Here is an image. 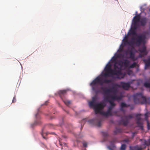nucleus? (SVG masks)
Here are the masks:
<instances>
[{"label":"nucleus","instance_id":"9d476101","mask_svg":"<svg viewBox=\"0 0 150 150\" xmlns=\"http://www.w3.org/2000/svg\"><path fill=\"white\" fill-rule=\"evenodd\" d=\"M101 118L100 117H98L97 119H93L89 120L88 122L91 124H95L97 126L100 127L101 125Z\"/></svg>","mask_w":150,"mask_h":150},{"label":"nucleus","instance_id":"f8f14e48","mask_svg":"<svg viewBox=\"0 0 150 150\" xmlns=\"http://www.w3.org/2000/svg\"><path fill=\"white\" fill-rule=\"evenodd\" d=\"M140 19V15L138 14L135 16L133 18V20L132 25H134V27L135 28H136V26H138L137 23L139 22Z\"/></svg>","mask_w":150,"mask_h":150},{"label":"nucleus","instance_id":"aec40b11","mask_svg":"<svg viewBox=\"0 0 150 150\" xmlns=\"http://www.w3.org/2000/svg\"><path fill=\"white\" fill-rule=\"evenodd\" d=\"M67 90H62L59 91L58 92V93L59 95V96L61 98L63 96L65 95L67 93Z\"/></svg>","mask_w":150,"mask_h":150},{"label":"nucleus","instance_id":"79ce46f5","mask_svg":"<svg viewBox=\"0 0 150 150\" xmlns=\"http://www.w3.org/2000/svg\"><path fill=\"white\" fill-rule=\"evenodd\" d=\"M123 50V48H122V49H120V52L122 51Z\"/></svg>","mask_w":150,"mask_h":150},{"label":"nucleus","instance_id":"6e6552de","mask_svg":"<svg viewBox=\"0 0 150 150\" xmlns=\"http://www.w3.org/2000/svg\"><path fill=\"white\" fill-rule=\"evenodd\" d=\"M124 117L125 119L122 118L119 121V123L126 126L129 123V119H132L133 117V116L132 115H129L128 116L125 115Z\"/></svg>","mask_w":150,"mask_h":150},{"label":"nucleus","instance_id":"4c0bfd02","mask_svg":"<svg viewBox=\"0 0 150 150\" xmlns=\"http://www.w3.org/2000/svg\"><path fill=\"white\" fill-rule=\"evenodd\" d=\"M144 115H145V118L146 119L148 117V113H146Z\"/></svg>","mask_w":150,"mask_h":150},{"label":"nucleus","instance_id":"c756f323","mask_svg":"<svg viewBox=\"0 0 150 150\" xmlns=\"http://www.w3.org/2000/svg\"><path fill=\"white\" fill-rule=\"evenodd\" d=\"M82 144L83 146L85 147H87V143L85 142H83Z\"/></svg>","mask_w":150,"mask_h":150},{"label":"nucleus","instance_id":"c85d7f7f","mask_svg":"<svg viewBox=\"0 0 150 150\" xmlns=\"http://www.w3.org/2000/svg\"><path fill=\"white\" fill-rule=\"evenodd\" d=\"M114 108L111 107V106H109V107H108V111H109L110 112H112V109L113 108Z\"/></svg>","mask_w":150,"mask_h":150},{"label":"nucleus","instance_id":"ea45409f","mask_svg":"<svg viewBox=\"0 0 150 150\" xmlns=\"http://www.w3.org/2000/svg\"><path fill=\"white\" fill-rule=\"evenodd\" d=\"M49 134V133H48V132L47 133H46V135H47V134ZM50 134H55L54 133V132H52L50 133Z\"/></svg>","mask_w":150,"mask_h":150},{"label":"nucleus","instance_id":"6ab92c4d","mask_svg":"<svg viewBox=\"0 0 150 150\" xmlns=\"http://www.w3.org/2000/svg\"><path fill=\"white\" fill-rule=\"evenodd\" d=\"M124 55L121 54H118L116 57L113 56L111 59L112 62H114L115 61L117 58L123 57Z\"/></svg>","mask_w":150,"mask_h":150},{"label":"nucleus","instance_id":"a19ab883","mask_svg":"<svg viewBox=\"0 0 150 150\" xmlns=\"http://www.w3.org/2000/svg\"><path fill=\"white\" fill-rule=\"evenodd\" d=\"M108 148L110 150H112V149L110 148V146H108Z\"/></svg>","mask_w":150,"mask_h":150},{"label":"nucleus","instance_id":"09e8293b","mask_svg":"<svg viewBox=\"0 0 150 150\" xmlns=\"http://www.w3.org/2000/svg\"><path fill=\"white\" fill-rule=\"evenodd\" d=\"M64 144H65V143H64Z\"/></svg>","mask_w":150,"mask_h":150},{"label":"nucleus","instance_id":"b1692460","mask_svg":"<svg viewBox=\"0 0 150 150\" xmlns=\"http://www.w3.org/2000/svg\"><path fill=\"white\" fill-rule=\"evenodd\" d=\"M122 130L120 128H116V130H115L114 132V133L115 134H116L117 133L121 132H122Z\"/></svg>","mask_w":150,"mask_h":150},{"label":"nucleus","instance_id":"2eb2a0df","mask_svg":"<svg viewBox=\"0 0 150 150\" xmlns=\"http://www.w3.org/2000/svg\"><path fill=\"white\" fill-rule=\"evenodd\" d=\"M131 82H128L125 83L124 82H121L120 84V86L124 89L126 90H128L130 87Z\"/></svg>","mask_w":150,"mask_h":150},{"label":"nucleus","instance_id":"5701e85b","mask_svg":"<svg viewBox=\"0 0 150 150\" xmlns=\"http://www.w3.org/2000/svg\"><path fill=\"white\" fill-rule=\"evenodd\" d=\"M144 85L146 88H149L150 87V81L145 82L144 84Z\"/></svg>","mask_w":150,"mask_h":150},{"label":"nucleus","instance_id":"a211bd4d","mask_svg":"<svg viewBox=\"0 0 150 150\" xmlns=\"http://www.w3.org/2000/svg\"><path fill=\"white\" fill-rule=\"evenodd\" d=\"M138 26H136V28H135L134 27V25H133V28L129 30V32L128 33V34L129 35H137V33L135 30L137 28Z\"/></svg>","mask_w":150,"mask_h":150},{"label":"nucleus","instance_id":"f3484780","mask_svg":"<svg viewBox=\"0 0 150 150\" xmlns=\"http://www.w3.org/2000/svg\"><path fill=\"white\" fill-rule=\"evenodd\" d=\"M110 96H107L105 98V99L107 101L109 102L110 104V106H111L114 108L116 105L110 99Z\"/></svg>","mask_w":150,"mask_h":150},{"label":"nucleus","instance_id":"a18cd8bd","mask_svg":"<svg viewBox=\"0 0 150 150\" xmlns=\"http://www.w3.org/2000/svg\"><path fill=\"white\" fill-rule=\"evenodd\" d=\"M145 33L146 34H147L148 33V32H145Z\"/></svg>","mask_w":150,"mask_h":150},{"label":"nucleus","instance_id":"423d86ee","mask_svg":"<svg viewBox=\"0 0 150 150\" xmlns=\"http://www.w3.org/2000/svg\"><path fill=\"white\" fill-rule=\"evenodd\" d=\"M145 38V35L139 36L137 38H133L130 43L132 44L135 45L139 47L142 43L144 42Z\"/></svg>","mask_w":150,"mask_h":150},{"label":"nucleus","instance_id":"7ed1b4c3","mask_svg":"<svg viewBox=\"0 0 150 150\" xmlns=\"http://www.w3.org/2000/svg\"><path fill=\"white\" fill-rule=\"evenodd\" d=\"M113 86L110 89H106L103 87H101L100 89L103 90V93L105 94H108L110 93H112L114 95L110 96L112 100H120L121 99L122 97L121 96H117L116 94L117 92V87H119L120 85L117 84H112Z\"/></svg>","mask_w":150,"mask_h":150},{"label":"nucleus","instance_id":"72a5a7b5","mask_svg":"<svg viewBox=\"0 0 150 150\" xmlns=\"http://www.w3.org/2000/svg\"><path fill=\"white\" fill-rule=\"evenodd\" d=\"M16 96H14L13 98V99L12 100V103H14L16 102Z\"/></svg>","mask_w":150,"mask_h":150},{"label":"nucleus","instance_id":"ddd939ff","mask_svg":"<svg viewBox=\"0 0 150 150\" xmlns=\"http://www.w3.org/2000/svg\"><path fill=\"white\" fill-rule=\"evenodd\" d=\"M140 115L141 114H137L136 115V123L137 126L140 127L142 130H143V122L141 120V118L140 117Z\"/></svg>","mask_w":150,"mask_h":150},{"label":"nucleus","instance_id":"a878e982","mask_svg":"<svg viewBox=\"0 0 150 150\" xmlns=\"http://www.w3.org/2000/svg\"><path fill=\"white\" fill-rule=\"evenodd\" d=\"M137 65V63L135 62H134L132 64L130 65L129 66V67H129V68H133L135 67Z\"/></svg>","mask_w":150,"mask_h":150},{"label":"nucleus","instance_id":"393cba45","mask_svg":"<svg viewBox=\"0 0 150 150\" xmlns=\"http://www.w3.org/2000/svg\"><path fill=\"white\" fill-rule=\"evenodd\" d=\"M130 105H127L125 103L122 102L121 103L120 106L121 107H127L128 106H129Z\"/></svg>","mask_w":150,"mask_h":150},{"label":"nucleus","instance_id":"37998d69","mask_svg":"<svg viewBox=\"0 0 150 150\" xmlns=\"http://www.w3.org/2000/svg\"><path fill=\"white\" fill-rule=\"evenodd\" d=\"M137 150H142V149L141 148H138Z\"/></svg>","mask_w":150,"mask_h":150},{"label":"nucleus","instance_id":"7c9ffc66","mask_svg":"<svg viewBox=\"0 0 150 150\" xmlns=\"http://www.w3.org/2000/svg\"><path fill=\"white\" fill-rule=\"evenodd\" d=\"M97 99V97L96 96H95L92 98V101L94 102H95Z\"/></svg>","mask_w":150,"mask_h":150},{"label":"nucleus","instance_id":"412c9836","mask_svg":"<svg viewBox=\"0 0 150 150\" xmlns=\"http://www.w3.org/2000/svg\"><path fill=\"white\" fill-rule=\"evenodd\" d=\"M102 133L104 137L103 141H105L107 140V138L108 136V133L106 132H103Z\"/></svg>","mask_w":150,"mask_h":150},{"label":"nucleus","instance_id":"bb28decb","mask_svg":"<svg viewBox=\"0 0 150 150\" xmlns=\"http://www.w3.org/2000/svg\"><path fill=\"white\" fill-rule=\"evenodd\" d=\"M126 148V145L125 144H122L120 149L121 150H125Z\"/></svg>","mask_w":150,"mask_h":150},{"label":"nucleus","instance_id":"4be33fe9","mask_svg":"<svg viewBox=\"0 0 150 150\" xmlns=\"http://www.w3.org/2000/svg\"><path fill=\"white\" fill-rule=\"evenodd\" d=\"M130 54L129 58H131L134 61L135 60L134 59L135 55L134 53L132 51H130L129 52Z\"/></svg>","mask_w":150,"mask_h":150},{"label":"nucleus","instance_id":"de8ad7c7","mask_svg":"<svg viewBox=\"0 0 150 150\" xmlns=\"http://www.w3.org/2000/svg\"><path fill=\"white\" fill-rule=\"evenodd\" d=\"M47 102H46L45 103V105H46V103Z\"/></svg>","mask_w":150,"mask_h":150},{"label":"nucleus","instance_id":"dca6fc26","mask_svg":"<svg viewBox=\"0 0 150 150\" xmlns=\"http://www.w3.org/2000/svg\"><path fill=\"white\" fill-rule=\"evenodd\" d=\"M148 20V19L145 17L140 18L139 22L141 23V25L142 26H145L147 23Z\"/></svg>","mask_w":150,"mask_h":150},{"label":"nucleus","instance_id":"3c124183","mask_svg":"<svg viewBox=\"0 0 150 150\" xmlns=\"http://www.w3.org/2000/svg\"><path fill=\"white\" fill-rule=\"evenodd\" d=\"M82 128V127H81V129Z\"/></svg>","mask_w":150,"mask_h":150},{"label":"nucleus","instance_id":"c03bdc74","mask_svg":"<svg viewBox=\"0 0 150 150\" xmlns=\"http://www.w3.org/2000/svg\"><path fill=\"white\" fill-rule=\"evenodd\" d=\"M59 144L61 145V146H62V144L59 141Z\"/></svg>","mask_w":150,"mask_h":150},{"label":"nucleus","instance_id":"0eeeda50","mask_svg":"<svg viewBox=\"0 0 150 150\" xmlns=\"http://www.w3.org/2000/svg\"><path fill=\"white\" fill-rule=\"evenodd\" d=\"M130 62L127 59H124L123 61L119 60L117 62H116L115 63L116 65L117 66H119L120 67H118L120 69H117L118 71H119L120 70V71L121 72L122 70V67H124L125 68L128 67L129 65Z\"/></svg>","mask_w":150,"mask_h":150},{"label":"nucleus","instance_id":"f704fd0d","mask_svg":"<svg viewBox=\"0 0 150 150\" xmlns=\"http://www.w3.org/2000/svg\"><path fill=\"white\" fill-rule=\"evenodd\" d=\"M147 128L148 129H150V125L149 123V122H147Z\"/></svg>","mask_w":150,"mask_h":150},{"label":"nucleus","instance_id":"1a4fd4ad","mask_svg":"<svg viewBox=\"0 0 150 150\" xmlns=\"http://www.w3.org/2000/svg\"><path fill=\"white\" fill-rule=\"evenodd\" d=\"M104 107L100 109L99 112H98V113H99L101 115L105 116L106 117H107L109 116H111L113 115V113H114L116 115L117 113V111H115L112 112H110V111H108V110L106 112H104L102 111V110L104 108Z\"/></svg>","mask_w":150,"mask_h":150},{"label":"nucleus","instance_id":"c9c22d12","mask_svg":"<svg viewBox=\"0 0 150 150\" xmlns=\"http://www.w3.org/2000/svg\"><path fill=\"white\" fill-rule=\"evenodd\" d=\"M116 140L115 139H114L112 141H111L110 142L111 144L114 143L115 142Z\"/></svg>","mask_w":150,"mask_h":150},{"label":"nucleus","instance_id":"473e14b6","mask_svg":"<svg viewBox=\"0 0 150 150\" xmlns=\"http://www.w3.org/2000/svg\"><path fill=\"white\" fill-rule=\"evenodd\" d=\"M78 142L79 141H76L74 143V147L76 146H77V144H77Z\"/></svg>","mask_w":150,"mask_h":150},{"label":"nucleus","instance_id":"f257e3e1","mask_svg":"<svg viewBox=\"0 0 150 150\" xmlns=\"http://www.w3.org/2000/svg\"><path fill=\"white\" fill-rule=\"evenodd\" d=\"M120 69L117 65H116L115 62L114 65L113 69L111 68V64L110 63H108L106 65L104 69L105 72L103 74V76L105 77H112L113 75H115L117 76V78L120 79L119 76L123 74L122 72H120V70L119 71L117 70V69Z\"/></svg>","mask_w":150,"mask_h":150},{"label":"nucleus","instance_id":"49530a36","mask_svg":"<svg viewBox=\"0 0 150 150\" xmlns=\"http://www.w3.org/2000/svg\"><path fill=\"white\" fill-rule=\"evenodd\" d=\"M124 76H125V75L124 74L123 75V76L122 77V78H123Z\"/></svg>","mask_w":150,"mask_h":150},{"label":"nucleus","instance_id":"f03ea898","mask_svg":"<svg viewBox=\"0 0 150 150\" xmlns=\"http://www.w3.org/2000/svg\"><path fill=\"white\" fill-rule=\"evenodd\" d=\"M112 81V79H103L98 76L90 83V85L92 87L93 90L97 94L100 92V91L98 89L97 84L102 85L104 83H111Z\"/></svg>","mask_w":150,"mask_h":150},{"label":"nucleus","instance_id":"2f4dec72","mask_svg":"<svg viewBox=\"0 0 150 150\" xmlns=\"http://www.w3.org/2000/svg\"><path fill=\"white\" fill-rule=\"evenodd\" d=\"M124 42V44H125L126 43L129 44V42L127 38L125 39Z\"/></svg>","mask_w":150,"mask_h":150},{"label":"nucleus","instance_id":"39448f33","mask_svg":"<svg viewBox=\"0 0 150 150\" xmlns=\"http://www.w3.org/2000/svg\"><path fill=\"white\" fill-rule=\"evenodd\" d=\"M95 103L93 101H90L89 102V105L90 107H93L95 114H97L98 112H99L100 109L102 108L105 106L106 104L103 101L96 104H95Z\"/></svg>","mask_w":150,"mask_h":150},{"label":"nucleus","instance_id":"9b49d317","mask_svg":"<svg viewBox=\"0 0 150 150\" xmlns=\"http://www.w3.org/2000/svg\"><path fill=\"white\" fill-rule=\"evenodd\" d=\"M138 51L140 53L139 54V57H142L146 55L148 53L146 50V47L145 45H143L142 47L140 48L138 50Z\"/></svg>","mask_w":150,"mask_h":150},{"label":"nucleus","instance_id":"58836bf2","mask_svg":"<svg viewBox=\"0 0 150 150\" xmlns=\"http://www.w3.org/2000/svg\"><path fill=\"white\" fill-rule=\"evenodd\" d=\"M41 135H42V136L43 138L44 139H47L46 138V137H44V136H43V133H41Z\"/></svg>","mask_w":150,"mask_h":150},{"label":"nucleus","instance_id":"4468645a","mask_svg":"<svg viewBox=\"0 0 150 150\" xmlns=\"http://www.w3.org/2000/svg\"><path fill=\"white\" fill-rule=\"evenodd\" d=\"M35 116L37 118V120L35 121L33 124L31 125L32 127H33L34 126H35L37 125H40L41 122L40 120H38V119H39L40 118V117L39 114L38 112L35 115Z\"/></svg>","mask_w":150,"mask_h":150},{"label":"nucleus","instance_id":"20e7f679","mask_svg":"<svg viewBox=\"0 0 150 150\" xmlns=\"http://www.w3.org/2000/svg\"><path fill=\"white\" fill-rule=\"evenodd\" d=\"M134 101L137 104H139L141 103V100H142V104L149 103L150 104V102H148V100L150 101V98L146 99V98L143 96L141 93H137L133 95Z\"/></svg>","mask_w":150,"mask_h":150},{"label":"nucleus","instance_id":"8fccbe9b","mask_svg":"<svg viewBox=\"0 0 150 150\" xmlns=\"http://www.w3.org/2000/svg\"><path fill=\"white\" fill-rule=\"evenodd\" d=\"M125 38H127V37H126V36Z\"/></svg>","mask_w":150,"mask_h":150},{"label":"nucleus","instance_id":"e433bc0d","mask_svg":"<svg viewBox=\"0 0 150 150\" xmlns=\"http://www.w3.org/2000/svg\"><path fill=\"white\" fill-rule=\"evenodd\" d=\"M123 108V107H121L120 109V110L123 112L124 113V114L125 113V110Z\"/></svg>","mask_w":150,"mask_h":150},{"label":"nucleus","instance_id":"cd10ccee","mask_svg":"<svg viewBox=\"0 0 150 150\" xmlns=\"http://www.w3.org/2000/svg\"><path fill=\"white\" fill-rule=\"evenodd\" d=\"M64 103L67 106H68L70 103L71 102L70 101L65 100L64 101Z\"/></svg>","mask_w":150,"mask_h":150}]
</instances>
